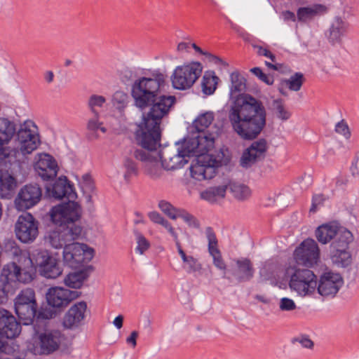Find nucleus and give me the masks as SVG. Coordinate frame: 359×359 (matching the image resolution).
Listing matches in <instances>:
<instances>
[{"mask_svg":"<svg viewBox=\"0 0 359 359\" xmlns=\"http://www.w3.org/2000/svg\"><path fill=\"white\" fill-rule=\"evenodd\" d=\"M157 81L142 77L135 81L131 95L135 105L143 111L150 107L147 113H142V121L137 125L135 138L143 149L134 152L136 159L143 163L145 174L156 177L157 175Z\"/></svg>","mask_w":359,"mask_h":359,"instance_id":"1","label":"nucleus"},{"mask_svg":"<svg viewBox=\"0 0 359 359\" xmlns=\"http://www.w3.org/2000/svg\"><path fill=\"white\" fill-rule=\"evenodd\" d=\"M230 96L235 98L228 118L233 131L243 140L256 138L266 126V113L262 102L250 95H240L245 89V79L238 72L230 75Z\"/></svg>","mask_w":359,"mask_h":359,"instance_id":"2","label":"nucleus"},{"mask_svg":"<svg viewBox=\"0 0 359 359\" xmlns=\"http://www.w3.org/2000/svg\"><path fill=\"white\" fill-rule=\"evenodd\" d=\"M49 215L51 222L58 226L56 230L49 233L48 237L52 247L65 248L81 236L83 229L76 224L81 214L76 203H62L53 206Z\"/></svg>","mask_w":359,"mask_h":359,"instance_id":"3","label":"nucleus"},{"mask_svg":"<svg viewBox=\"0 0 359 359\" xmlns=\"http://www.w3.org/2000/svg\"><path fill=\"white\" fill-rule=\"evenodd\" d=\"M215 144V136L205 133H193L191 137L184 140L182 147L177 154L167 158L163 153H158V161L166 170H174L182 167L187 163L186 157L191 156L210 155L208 154Z\"/></svg>","mask_w":359,"mask_h":359,"instance_id":"4","label":"nucleus"},{"mask_svg":"<svg viewBox=\"0 0 359 359\" xmlns=\"http://www.w3.org/2000/svg\"><path fill=\"white\" fill-rule=\"evenodd\" d=\"M20 143V150L23 155L31 154L38 147L37 135L28 128L26 122L17 130L16 124L6 118H0V158H7L15 154L8 146L14 135Z\"/></svg>","mask_w":359,"mask_h":359,"instance_id":"5","label":"nucleus"},{"mask_svg":"<svg viewBox=\"0 0 359 359\" xmlns=\"http://www.w3.org/2000/svg\"><path fill=\"white\" fill-rule=\"evenodd\" d=\"M36 275L32 259H24V262H9L4 266L0 274V285L14 294L18 284L29 283Z\"/></svg>","mask_w":359,"mask_h":359,"instance_id":"6","label":"nucleus"},{"mask_svg":"<svg viewBox=\"0 0 359 359\" xmlns=\"http://www.w3.org/2000/svg\"><path fill=\"white\" fill-rule=\"evenodd\" d=\"M354 236L347 229H341L330 245V259L337 268L346 269L353 263L352 249Z\"/></svg>","mask_w":359,"mask_h":359,"instance_id":"7","label":"nucleus"},{"mask_svg":"<svg viewBox=\"0 0 359 359\" xmlns=\"http://www.w3.org/2000/svg\"><path fill=\"white\" fill-rule=\"evenodd\" d=\"M203 69L202 64L196 61L176 66L170 77L172 88L177 90H189L201 77Z\"/></svg>","mask_w":359,"mask_h":359,"instance_id":"8","label":"nucleus"},{"mask_svg":"<svg viewBox=\"0 0 359 359\" xmlns=\"http://www.w3.org/2000/svg\"><path fill=\"white\" fill-rule=\"evenodd\" d=\"M14 308L23 325H32L38 309L34 290L29 287L22 290L14 299Z\"/></svg>","mask_w":359,"mask_h":359,"instance_id":"9","label":"nucleus"},{"mask_svg":"<svg viewBox=\"0 0 359 359\" xmlns=\"http://www.w3.org/2000/svg\"><path fill=\"white\" fill-rule=\"evenodd\" d=\"M318 278L309 269H296L290 276L289 287L300 297H313L316 294Z\"/></svg>","mask_w":359,"mask_h":359,"instance_id":"10","label":"nucleus"},{"mask_svg":"<svg viewBox=\"0 0 359 359\" xmlns=\"http://www.w3.org/2000/svg\"><path fill=\"white\" fill-rule=\"evenodd\" d=\"M94 252L86 244L72 241L63 249V262L69 267L77 269L91 261Z\"/></svg>","mask_w":359,"mask_h":359,"instance_id":"11","label":"nucleus"},{"mask_svg":"<svg viewBox=\"0 0 359 359\" xmlns=\"http://www.w3.org/2000/svg\"><path fill=\"white\" fill-rule=\"evenodd\" d=\"M294 257L296 262L306 267H313L320 260V250L312 238L304 240L295 250Z\"/></svg>","mask_w":359,"mask_h":359,"instance_id":"12","label":"nucleus"},{"mask_svg":"<svg viewBox=\"0 0 359 359\" xmlns=\"http://www.w3.org/2000/svg\"><path fill=\"white\" fill-rule=\"evenodd\" d=\"M32 257L35 269L39 267L40 274L45 278L55 279L62 274L59 262L47 250H36Z\"/></svg>","mask_w":359,"mask_h":359,"instance_id":"13","label":"nucleus"},{"mask_svg":"<svg viewBox=\"0 0 359 359\" xmlns=\"http://www.w3.org/2000/svg\"><path fill=\"white\" fill-rule=\"evenodd\" d=\"M344 283V278L341 273L332 270H326L318 280L316 294L323 297L332 298L339 292Z\"/></svg>","mask_w":359,"mask_h":359,"instance_id":"14","label":"nucleus"},{"mask_svg":"<svg viewBox=\"0 0 359 359\" xmlns=\"http://www.w3.org/2000/svg\"><path fill=\"white\" fill-rule=\"evenodd\" d=\"M46 194L49 198L55 199L66 198L68 200L67 203H76L78 212L81 214L80 205L74 201L77 194L73 184H70L67 177H60L52 185H46Z\"/></svg>","mask_w":359,"mask_h":359,"instance_id":"15","label":"nucleus"},{"mask_svg":"<svg viewBox=\"0 0 359 359\" xmlns=\"http://www.w3.org/2000/svg\"><path fill=\"white\" fill-rule=\"evenodd\" d=\"M80 294L81 292L78 291L70 290L62 287H53L48 290L46 297L48 306L60 312Z\"/></svg>","mask_w":359,"mask_h":359,"instance_id":"16","label":"nucleus"},{"mask_svg":"<svg viewBox=\"0 0 359 359\" xmlns=\"http://www.w3.org/2000/svg\"><path fill=\"white\" fill-rule=\"evenodd\" d=\"M38 226V222L30 213L20 215L15 224L16 237L22 243H32L39 234Z\"/></svg>","mask_w":359,"mask_h":359,"instance_id":"17","label":"nucleus"},{"mask_svg":"<svg viewBox=\"0 0 359 359\" xmlns=\"http://www.w3.org/2000/svg\"><path fill=\"white\" fill-rule=\"evenodd\" d=\"M41 197V188L37 184H29L20 189L15 203L18 210H25L38 204Z\"/></svg>","mask_w":359,"mask_h":359,"instance_id":"18","label":"nucleus"},{"mask_svg":"<svg viewBox=\"0 0 359 359\" xmlns=\"http://www.w3.org/2000/svg\"><path fill=\"white\" fill-rule=\"evenodd\" d=\"M208 155H200L191 165V177L197 181L212 179L216 175V170L209 162Z\"/></svg>","mask_w":359,"mask_h":359,"instance_id":"19","label":"nucleus"},{"mask_svg":"<svg viewBox=\"0 0 359 359\" xmlns=\"http://www.w3.org/2000/svg\"><path fill=\"white\" fill-rule=\"evenodd\" d=\"M22 322L8 311L0 309V335L7 339H14L21 332Z\"/></svg>","mask_w":359,"mask_h":359,"instance_id":"20","label":"nucleus"},{"mask_svg":"<svg viewBox=\"0 0 359 359\" xmlns=\"http://www.w3.org/2000/svg\"><path fill=\"white\" fill-rule=\"evenodd\" d=\"M268 149L267 142L264 139H259L253 142L246 149L241 158V165L244 168L250 167L257 161L263 158Z\"/></svg>","mask_w":359,"mask_h":359,"instance_id":"21","label":"nucleus"},{"mask_svg":"<svg viewBox=\"0 0 359 359\" xmlns=\"http://www.w3.org/2000/svg\"><path fill=\"white\" fill-rule=\"evenodd\" d=\"M34 169L44 181L54 180L59 170L55 159L48 154L40 155L38 161L34 165Z\"/></svg>","mask_w":359,"mask_h":359,"instance_id":"22","label":"nucleus"},{"mask_svg":"<svg viewBox=\"0 0 359 359\" xmlns=\"http://www.w3.org/2000/svg\"><path fill=\"white\" fill-rule=\"evenodd\" d=\"M86 309V302L81 301L74 304L64 316V327L69 329L78 327L84 320Z\"/></svg>","mask_w":359,"mask_h":359,"instance_id":"23","label":"nucleus"},{"mask_svg":"<svg viewBox=\"0 0 359 359\" xmlns=\"http://www.w3.org/2000/svg\"><path fill=\"white\" fill-rule=\"evenodd\" d=\"M63 337L62 332L56 330L45 331L41 333L39 340L42 353L50 354L57 350Z\"/></svg>","mask_w":359,"mask_h":359,"instance_id":"24","label":"nucleus"},{"mask_svg":"<svg viewBox=\"0 0 359 359\" xmlns=\"http://www.w3.org/2000/svg\"><path fill=\"white\" fill-rule=\"evenodd\" d=\"M344 229L335 221L329 222L317 227L315 231V236L320 243L326 245L337 237L339 231Z\"/></svg>","mask_w":359,"mask_h":359,"instance_id":"25","label":"nucleus"},{"mask_svg":"<svg viewBox=\"0 0 359 359\" xmlns=\"http://www.w3.org/2000/svg\"><path fill=\"white\" fill-rule=\"evenodd\" d=\"M206 236L208 241V252L212 257L213 264L217 269L224 271V278H227L226 276V265L218 249L216 236L210 228L206 229Z\"/></svg>","mask_w":359,"mask_h":359,"instance_id":"26","label":"nucleus"},{"mask_svg":"<svg viewBox=\"0 0 359 359\" xmlns=\"http://www.w3.org/2000/svg\"><path fill=\"white\" fill-rule=\"evenodd\" d=\"M236 267L232 270V275L238 282L248 281L254 276L255 270L252 262L248 258L233 259Z\"/></svg>","mask_w":359,"mask_h":359,"instance_id":"27","label":"nucleus"},{"mask_svg":"<svg viewBox=\"0 0 359 359\" xmlns=\"http://www.w3.org/2000/svg\"><path fill=\"white\" fill-rule=\"evenodd\" d=\"M2 251H4L8 255L11 256L13 261L12 262L21 263L24 259H32L29 252L27 250H22L13 239L6 240L2 247Z\"/></svg>","mask_w":359,"mask_h":359,"instance_id":"28","label":"nucleus"},{"mask_svg":"<svg viewBox=\"0 0 359 359\" xmlns=\"http://www.w3.org/2000/svg\"><path fill=\"white\" fill-rule=\"evenodd\" d=\"M227 184L210 187L201 192V198L209 203H216L225 197Z\"/></svg>","mask_w":359,"mask_h":359,"instance_id":"29","label":"nucleus"},{"mask_svg":"<svg viewBox=\"0 0 359 359\" xmlns=\"http://www.w3.org/2000/svg\"><path fill=\"white\" fill-rule=\"evenodd\" d=\"M227 188L229 189L233 196L238 201L248 200L252 194L250 189L247 185L238 182H228Z\"/></svg>","mask_w":359,"mask_h":359,"instance_id":"30","label":"nucleus"},{"mask_svg":"<svg viewBox=\"0 0 359 359\" xmlns=\"http://www.w3.org/2000/svg\"><path fill=\"white\" fill-rule=\"evenodd\" d=\"M218 81L219 78L213 71L205 72L201 81L203 93L206 95L213 94L217 88Z\"/></svg>","mask_w":359,"mask_h":359,"instance_id":"31","label":"nucleus"},{"mask_svg":"<svg viewBox=\"0 0 359 359\" xmlns=\"http://www.w3.org/2000/svg\"><path fill=\"white\" fill-rule=\"evenodd\" d=\"M177 252L180 255L182 262L183 268L188 273H194L200 271L202 266L197 259L191 255H187L182 249V245L177 248Z\"/></svg>","mask_w":359,"mask_h":359,"instance_id":"32","label":"nucleus"},{"mask_svg":"<svg viewBox=\"0 0 359 359\" xmlns=\"http://www.w3.org/2000/svg\"><path fill=\"white\" fill-rule=\"evenodd\" d=\"M266 267L260 270V276L263 278L264 280H269L270 284L273 286L281 288L284 285V274L283 271L280 269H272L271 274L267 273Z\"/></svg>","mask_w":359,"mask_h":359,"instance_id":"33","label":"nucleus"},{"mask_svg":"<svg viewBox=\"0 0 359 359\" xmlns=\"http://www.w3.org/2000/svg\"><path fill=\"white\" fill-rule=\"evenodd\" d=\"M16 180L8 171L0 172V192L7 196L16 187Z\"/></svg>","mask_w":359,"mask_h":359,"instance_id":"34","label":"nucleus"},{"mask_svg":"<svg viewBox=\"0 0 359 359\" xmlns=\"http://www.w3.org/2000/svg\"><path fill=\"white\" fill-rule=\"evenodd\" d=\"M88 277V272L81 270L77 272L69 273L65 278V285L69 287L77 289L80 288L85 280Z\"/></svg>","mask_w":359,"mask_h":359,"instance_id":"35","label":"nucleus"},{"mask_svg":"<svg viewBox=\"0 0 359 359\" xmlns=\"http://www.w3.org/2000/svg\"><path fill=\"white\" fill-rule=\"evenodd\" d=\"M346 30L347 24L339 18L336 19L330 28V39L334 43L340 41Z\"/></svg>","mask_w":359,"mask_h":359,"instance_id":"36","label":"nucleus"},{"mask_svg":"<svg viewBox=\"0 0 359 359\" xmlns=\"http://www.w3.org/2000/svg\"><path fill=\"white\" fill-rule=\"evenodd\" d=\"M158 231L161 233H168L175 241L176 248L181 245L178 233L170 222L158 216Z\"/></svg>","mask_w":359,"mask_h":359,"instance_id":"37","label":"nucleus"},{"mask_svg":"<svg viewBox=\"0 0 359 359\" xmlns=\"http://www.w3.org/2000/svg\"><path fill=\"white\" fill-rule=\"evenodd\" d=\"M176 102L174 95L158 96V120L166 116Z\"/></svg>","mask_w":359,"mask_h":359,"instance_id":"38","label":"nucleus"},{"mask_svg":"<svg viewBox=\"0 0 359 359\" xmlns=\"http://www.w3.org/2000/svg\"><path fill=\"white\" fill-rule=\"evenodd\" d=\"M209 162L212 163L215 169L217 168L227 165L231 161V154L227 149H221L217 151L216 156L208 155Z\"/></svg>","mask_w":359,"mask_h":359,"instance_id":"39","label":"nucleus"},{"mask_svg":"<svg viewBox=\"0 0 359 359\" xmlns=\"http://www.w3.org/2000/svg\"><path fill=\"white\" fill-rule=\"evenodd\" d=\"M214 120L212 112L207 111L199 115L194 121L193 126L197 133H205L204 130L209 127Z\"/></svg>","mask_w":359,"mask_h":359,"instance_id":"40","label":"nucleus"},{"mask_svg":"<svg viewBox=\"0 0 359 359\" xmlns=\"http://www.w3.org/2000/svg\"><path fill=\"white\" fill-rule=\"evenodd\" d=\"M325 11V6L320 4H315L308 7H302L299 8L297 11V17L299 20H306L318 13H323Z\"/></svg>","mask_w":359,"mask_h":359,"instance_id":"41","label":"nucleus"},{"mask_svg":"<svg viewBox=\"0 0 359 359\" xmlns=\"http://www.w3.org/2000/svg\"><path fill=\"white\" fill-rule=\"evenodd\" d=\"M129 102L130 97L128 95L121 90L116 91L111 99L113 107H114L120 113H122L124 111Z\"/></svg>","mask_w":359,"mask_h":359,"instance_id":"42","label":"nucleus"},{"mask_svg":"<svg viewBox=\"0 0 359 359\" xmlns=\"http://www.w3.org/2000/svg\"><path fill=\"white\" fill-rule=\"evenodd\" d=\"M272 110L275 116L282 121H287L291 116L290 111L287 109L283 101L280 99L274 100L273 101Z\"/></svg>","mask_w":359,"mask_h":359,"instance_id":"43","label":"nucleus"},{"mask_svg":"<svg viewBox=\"0 0 359 359\" xmlns=\"http://www.w3.org/2000/svg\"><path fill=\"white\" fill-rule=\"evenodd\" d=\"M94 116L90 118L87 123V129L89 131L88 137L89 139H96L97 135L96 132L97 130H100L102 133L107 131L104 127H102V123L99 121V114H93Z\"/></svg>","mask_w":359,"mask_h":359,"instance_id":"44","label":"nucleus"},{"mask_svg":"<svg viewBox=\"0 0 359 359\" xmlns=\"http://www.w3.org/2000/svg\"><path fill=\"white\" fill-rule=\"evenodd\" d=\"M304 83V76L302 73L297 72L291 76L289 79L282 81V86H285L292 91H299Z\"/></svg>","mask_w":359,"mask_h":359,"instance_id":"45","label":"nucleus"},{"mask_svg":"<svg viewBox=\"0 0 359 359\" xmlns=\"http://www.w3.org/2000/svg\"><path fill=\"white\" fill-rule=\"evenodd\" d=\"M134 234L135 236V240L137 242V247L135 248L136 252L142 255L147 251L150 247L149 241L138 231L137 229H134Z\"/></svg>","mask_w":359,"mask_h":359,"instance_id":"46","label":"nucleus"},{"mask_svg":"<svg viewBox=\"0 0 359 359\" xmlns=\"http://www.w3.org/2000/svg\"><path fill=\"white\" fill-rule=\"evenodd\" d=\"M158 208L161 212L171 219H176L180 209H176L170 203L165 201L158 202Z\"/></svg>","mask_w":359,"mask_h":359,"instance_id":"47","label":"nucleus"},{"mask_svg":"<svg viewBox=\"0 0 359 359\" xmlns=\"http://www.w3.org/2000/svg\"><path fill=\"white\" fill-rule=\"evenodd\" d=\"M106 102V98L102 95H92L88 101V107L93 114H99L95 108L102 107Z\"/></svg>","mask_w":359,"mask_h":359,"instance_id":"48","label":"nucleus"},{"mask_svg":"<svg viewBox=\"0 0 359 359\" xmlns=\"http://www.w3.org/2000/svg\"><path fill=\"white\" fill-rule=\"evenodd\" d=\"M177 217L182 218L191 227L198 228L200 226L198 221L192 215L184 210H179Z\"/></svg>","mask_w":359,"mask_h":359,"instance_id":"49","label":"nucleus"},{"mask_svg":"<svg viewBox=\"0 0 359 359\" xmlns=\"http://www.w3.org/2000/svg\"><path fill=\"white\" fill-rule=\"evenodd\" d=\"M278 307L281 311L290 312L297 309V304L292 299L282 297L279 300Z\"/></svg>","mask_w":359,"mask_h":359,"instance_id":"50","label":"nucleus"},{"mask_svg":"<svg viewBox=\"0 0 359 359\" xmlns=\"http://www.w3.org/2000/svg\"><path fill=\"white\" fill-rule=\"evenodd\" d=\"M124 167L126 169V172L124 175L126 180H128L132 175H137V164L132 159L127 158L124 161Z\"/></svg>","mask_w":359,"mask_h":359,"instance_id":"51","label":"nucleus"},{"mask_svg":"<svg viewBox=\"0 0 359 359\" xmlns=\"http://www.w3.org/2000/svg\"><path fill=\"white\" fill-rule=\"evenodd\" d=\"M335 132L342 135L346 140H348L351 135L349 127L344 120H341L336 124Z\"/></svg>","mask_w":359,"mask_h":359,"instance_id":"52","label":"nucleus"},{"mask_svg":"<svg viewBox=\"0 0 359 359\" xmlns=\"http://www.w3.org/2000/svg\"><path fill=\"white\" fill-rule=\"evenodd\" d=\"M57 311H58L57 309H53L52 307H41L39 311H37L36 317L37 319H51L56 316Z\"/></svg>","mask_w":359,"mask_h":359,"instance_id":"53","label":"nucleus"},{"mask_svg":"<svg viewBox=\"0 0 359 359\" xmlns=\"http://www.w3.org/2000/svg\"><path fill=\"white\" fill-rule=\"evenodd\" d=\"M80 184L83 193L93 192L95 188L92 177L88 174L83 175Z\"/></svg>","mask_w":359,"mask_h":359,"instance_id":"54","label":"nucleus"},{"mask_svg":"<svg viewBox=\"0 0 359 359\" xmlns=\"http://www.w3.org/2000/svg\"><path fill=\"white\" fill-rule=\"evenodd\" d=\"M250 72L267 85L273 84V78L271 76L264 74L259 67H254L250 69Z\"/></svg>","mask_w":359,"mask_h":359,"instance_id":"55","label":"nucleus"},{"mask_svg":"<svg viewBox=\"0 0 359 359\" xmlns=\"http://www.w3.org/2000/svg\"><path fill=\"white\" fill-rule=\"evenodd\" d=\"M325 197L323 194H316L313 196L312 203L310 208L311 213H316L320 206H321L324 201Z\"/></svg>","mask_w":359,"mask_h":359,"instance_id":"56","label":"nucleus"},{"mask_svg":"<svg viewBox=\"0 0 359 359\" xmlns=\"http://www.w3.org/2000/svg\"><path fill=\"white\" fill-rule=\"evenodd\" d=\"M257 50V53L259 55L269 57L273 62H275L276 56L267 48L259 46H253Z\"/></svg>","mask_w":359,"mask_h":359,"instance_id":"57","label":"nucleus"},{"mask_svg":"<svg viewBox=\"0 0 359 359\" xmlns=\"http://www.w3.org/2000/svg\"><path fill=\"white\" fill-rule=\"evenodd\" d=\"M170 86L167 81V75L158 72V93L163 90L168 89Z\"/></svg>","mask_w":359,"mask_h":359,"instance_id":"58","label":"nucleus"},{"mask_svg":"<svg viewBox=\"0 0 359 359\" xmlns=\"http://www.w3.org/2000/svg\"><path fill=\"white\" fill-rule=\"evenodd\" d=\"M295 340L296 341L299 342L304 348H312L314 345L312 340L306 336H302L297 338Z\"/></svg>","mask_w":359,"mask_h":359,"instance_id":"59","label":"nucleus"},{"mask_svg":"<svg viewBox=\"0 0 359 359\" xmlns=\"http://www.w3.org/2000/svg\"><path fill=\"white\" fill-rule=\"evenodd\" d=\"M9 294H11V292L0 285V304L7 301Z\"/></svg>","mask_w":359,"mask_h":359,"instance_id":"60","label":"nucleus"},{"mask_svg":"<svg viewBox=\"0 0 359 359\" xmlns=\"http://www.w3.org/2000/svg\"><path fill=\"white\" fill-rule=\"evenodd\" d=\"M137 337L138 332L137 331H133L130 335L126 339V342L131 345L133 348H135L137 345Z\"/></svg>","mask_w":359,"mask_h":359,"instance_id":"61","label":"nucleus"},{"mask_svg":"<svg viewBox=\"0 0 359 359\" xmlns=\"http://www.w3.org/2000/svg\"><path fill=\"white\" fill-rule=\"evenodd\" d=\"M9 352V346L6 340L0 338V355L3 353L7 354Z\"/></svg>","mask_w":359,"mask_h":359,"instance_id":"62","label":"nucleus"},{"mask_svg":"<svg viewBox=\"0 0 359 359\" xmlns=\"http://www.w3.org/2000/svg\"><path fill=\"white\" fill-rule=\"evenodd\" d=\"M358 158H355L351 166V172L353 176H358L359 175V168L358 166Z\"/></svg>","mask_w":359,"mask_h":359,"instance_id":"63","label":"nucleus"},{"mask_svg":"<svg viewBox=\"0 0 359 359\" xmlns=\"http://www.w3.org/2000/svg\"><path fill=\"white\" fill-rule=\"evenodd\" d=\"M190 43L182 41L178 43L177 50L180 53L187 52Z\"/></svg>","mask_w":359,"mask_h":359,"instance_id":"64","label":"nucleus"}]
</instances>
